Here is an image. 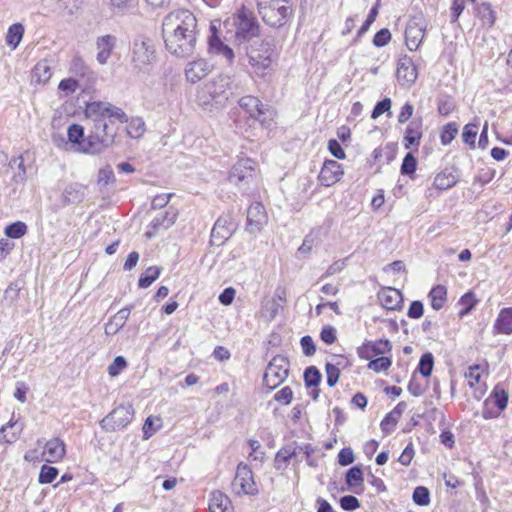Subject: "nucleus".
<instances>
[{"mask_svg":"<svg viewBox=\"0 0 512 512\" xmlns=\"http://www.w3.org/2000/svg\"><path fill=\"white\" fill-rule=\"evenodd\" d=\"M433 366H434V357L431 353L428 352L421 356L419 364H418V371L424 377H428L432 373Z\"/></svg>","mask_w":512,"mask_h":512,"instance_id":"nucleus-43","label":"nucleus"},{"mask_svg":"<svg viewBox=\"0 0 512 512\" xmlns=\"http://www.w3.org/2000/svg\"><path fill=\"white\" fill-rule=\"evenodd\" d=\"M209 46L213 53L222 56L229 65L233 63L235 55L232 48L224 44L216 35L210 37Z\"/></svg>","mask_w":512,"mask_h":512,"instance_id":"nucleus-30","label":"nucleus"},{"mask_svg":"<svg viewBox=\"0 0 512 512\" xmlns=\"http://www.w3.org/2000/svg\"><path fill=\"white\" fill-rule=\"evenodd\" d=\"M114 180V173L110 166L100 169L98 173V184L107 186L108 184L113 183Z\"/></svg>","mask_w":512,"mask_h":512,"instance_id":"nucleus-55","label":"nucleus"},{"mask_svg":"<svg viewBox=\"0 0 512 512\" xmlns=\"http://www.w3.org/2000/svg\"><path fill=\"white\" fill-rule=\"evenodd\" d=\"M391 99L390 98H384L383 100L379 101L373 111H372V114H371V118L372 119H377L378 117H380L382 114H384L385 112H389L390 109H391Z\"/></svg>","mask_w":512,"mask_h":512,"instance_id":"nucleus-52","label":"nucleus"},{"mask_svg":"<svg viewBox=\"0 0 512 512\" xmlns=\"http://www.w3.org/2000/svg\"><path fill=\"white\" fill-rule=\"evenodd\" d=\"M58 88L66 92V94L74 93L78 88V82L77 80L73 78L63 79L60 83Z\"/></svg>","mask_w":512,"mask_h":512,"instance_id":"nucleus-62","label":"nucleus"},{"mask_svg":"<svg viewBox=\"0 0 512 512\" xmlns=\"http://www.w3.org/2000/svg\"><path fill=\"white\" fill-rule=\"evenodd\" d=\"M256 162L250 158L240 159L231 169L229 181L241 189L254 179Z\"/></svg>","mask_w":512,"mask_h":512,"instance_id":"nucleus-11","label":"nucleus"},{"mask_svg":"<svg viewBox=\"0 0 512 512\" xmlns=\"http://www.w3.org/2000/svg\"><path fill=\"white\" fill-rule=\"evenodd\" d=\"M340 506L344 510L352 511L360 507V502L355 496L346 495L340 499Z\"/></svg>","mask_w":512,"mask_h":512,"instance_id":"nucleus-56","label":"nucleus"},{"mask_svg":"<svg viewBox=\"0 0 512 512\" xmlns=\"http://www.w3.org/2000/svg\"><path fill=\"white\" fill-rule=\"evenodd\" d=\"M477 15L484 26L492 27L494 25L496 16L489 3H482L479 5L477 8Z\"/></svg>","mask_w":512,"mask_h":512,"instance_id":"nucleus-37","label":"nucleus"},{"mask_svg":"<svg viewBox=\"0 0 512 512\" xmlns=\"http://www.w3.org/2000/svg\"><path fill=\"white\" fill-rule=\"evenodd\" d=\"M423 135V122L421 118L412 120L404 135V147L410 149L413 146H419Z\"/></svg>","mask_w":512,"mask_h":512,"instance_id":"nucleus-21","label":"nucleus"},{"mask_svg":"<svg viewBox=\"0 0 512 512\" xmlns=\"http://www.w3.org/2000/svg\"><path fill=\"white\" fill-rule=\"evenodd\" d=\"M134 409L131 404L119 405L100 421V426L106 432L125 428L133 419Z\"/></svg>","mask_w":512,"mask_h":512,"instance_id":"nucleus-8","label":"nucleus"},{"mask_svg":"<svg viewBox=\"0 0 512 512\" xmlns=\"http://www.w3.org/2000/svg\"><path fill=\"white\" fill-rule=\"evenodd\" d=\"M321 340L326 344H333L336 340V330L332 326H326L321 330Z\"/></svg>","mask_w":512,"mask_h":512,"instance_id":"nucleus-63","label":"nucleus"},{"mask_svg":"<svg viewBox=\"0 0 512 512\" xmlns=\"http://www.w3.org/2000/svg\"><path fill=\"white\" fill-rule=\"evenodd\" d=\"M115 45V37L111 35H105L97 40V60L100 64H105L109 59L112 49Z\"/></svg>","mask_w":512,"mask_h":512,"instance_id":"nucleus-29","label":"nucleus"},{"mask_svg":"<svg viewBox=\"0 0 512 512\" xmlns=\"http://www.w3.org/2000/svg\"><path fill=\"white\" fill-rule=\"evenodd\" d=\"M85 115L92 121L93 126L83 145V152L91 154L100 153L114 144L118 131L114 125L115 121L120 123L128 121V116L123 109L102 101L88 103Z\"/></svg>","mask_w":512,"mask_h":512,"instance_id":"nucleus-1","label":"nucleus"},{"mask_svg":"<svg viewBox=\"0 0 512 512\" xmlns=\"http://www.w3.org/2000/svg\"><path fill=\"white\" fill-rule=\"evenodd\" d=\"M267 223V213L264 206L259 203L250 205L247 211V227L251 233L259 232Z\"/></svg>","mask_w":512,"mask_h":512,"instance_id":"nucleus-15","label":"nucleus"},{"mask_svg":"<svg viewBox=\"0 0 512 512\" xmlns=\"http://www.w3.org/2000/svg\"><path fill=\"white\" fill-rule=\"evenodd\" d=\"M425 35V27L422 23L412 20L408 23L405 30V41L409 50L418 49Z\"/></svg>","mask_w":512,"mask_h":512,"instance_id":"nucleus-17","label":"nucleus"},{"mask_svg":"<svg viewBox=\"0 0 512 512\" xmlns=\"http://www.w3.org/2000/svg\"><path fill=\"white\" fill-rule=\"evenodd\" d=\"M23 33L24 27L22 26V24L15 23L11 25L6 35L7 45H9L12 49H15L22 40Z\"/></svg>","mask_w":512,"mask_h":512,"instance_id":"nucleus-35","label":"nucleus"},{"mask_svg":"<svg viewBox=\"0 0 512 512\" xmlns=\"http://www.w3.org/2000/svg\"><path fill=\"white\" fill-rule=\"evenodd\" d=\"M458 133V126L456 123L451 122L446 124L440 135L441 143L443 145H448L452 142V140L455 138L456 134Z\"/></svg>","mask_w":512,"mask_h":512,"instance_id":"nucleus-46","label":"nucleus"},{"mask_svg":"<svg viewBox=\"0 0 512 512\" xmlns=\"http://www.w3.org/2000/svg\"><path fill=\"white\" fill-rule=\"evenodd\" d=\"M304 381L307 387H316L321 381V374L319 370L314 367H308L304 372Z\"/></svg>","mask_w":512,"mask_h":512,"instance_id":"nucleus-44","label":"nucleus"},{"mask_svg":"<svg viewBox=\"0 0 512 512\" xmlns=\"http://www.w3.org/2000/svg\"><path fill=\"white\" fill-rule=\"evenodd\" d=\"M127 366L126 359L123 356L115 357L114 361L108 367L110 376L115 377Z\"/></svg>","mask_w":512,"mask_h":512,"instance_id":"nucleus-53","label":"nucleus"},{"mask_svg":"<svg viewBox=\"0 0 512 512\" xmlns=\"http://www.w3.org/2000/svg\"><path fill=\"white\" fill-rule=\"evenodd\" d=\"M65 443L60 438H53L44 445L41 460L48 463H57L65 456Z\"/></svg>","mask_w":512,"mask_h":512,"instance_id":"nucleus-16","label":"nucleus"},{"mask_svg":"<svg viewBox=\"0 0 512 512\" xmlns=\"http://www.w3.org/2000/svg\"><path fill=\"white\" fill-rule=\"evenodd\" d=\"M235 225L229 216H221L215 222L212 231L210 242L212 245H223L232 235Z\"/></svg>","mask_w":512,"mask_h":512,"instance_id":"nucleus-13","label":"nucleus"},{"mask_svg":"<svg viewBox=\"0 0 512 512\" xmlns=\"http://www.w3.org/2000/svg\"><path fill=\"white\" fill-rule=\"evenodd\" d=\"M508 394L504 390L495 389L492 394L485 400L482 416L485 419L495 418L499 412L507 406Z\"/></svg>","mask_w":512,"mask_h":512,"instance_id":"nucleus-12","label":"nucleus"},{"mask_svg":"<svg viewBox=\"0 0 512 512\" xmlns=\"http://www.w3.org/2000/svg\"><path fill=\"white\" fill-rule=\"evenodd\" d=\"M416 165V158L411 153H407L401 165V173L404 175H410L414 173L416 170Z\"/></svg>","mask_w":512,"mask_h":512,"instance_id":"nucleus-51","label":"nucleus"},{"mask_svg":"<svg viewBox=\"0 0 512 512\" xmlns=\"http://www.w3.org/2000/svg\"><path fill=\"white\" fill-rule=\"evenodd\" d=\"M198 32L197 19L187 9L171 11L162 22L166 49L177 57H189L194 53Z\"/></svg>","mask_w":512,"mask_h":512,"instance_id":"nucleus-2","label":"nucleus"},{"mask_svg":"<svg viewBox=\"0 0 512 512\" xmlns=\"http://www.w3.org/2000/svg\"><path fill=\"white\" fill-rule=\"evenodd\" d=\"M86 187L79 183H72L66 186L62 194L64 205L81 203L85 198Z\"/></svg>","mask_w":512,"mask_h":512,"instance_id":"nucleus-25","label":"nucleus"},{"mask_svg":"<svg viewBox=\"0 0 512 512\" xmlns=\"http://www.w3.org/2000/svg\"><path fill=\"white\" fill-rule=\"evenodd\" d=\"M390 39H391L390 31L388 29L384 28L375 34V36L373 38V44L377 47H383L386 44H388Z\"/></svg>","mask_w":512,"mask_h":512,"instance_id":"nucleus-58","label":"nucleus"},{"mask_svg":"<svg viewBox=\"0 0 512 512\" xmlns=\"http://www.w3.org/2000/svg\"><path fill=\"white\" fill-rule=\"evenodd\" d=\"M288 360L283 356H275L267 365L263 382L269 389L279 386L288 376Z\"/></svg>","mask_w":512,"mask_h":512,"instance_id":"nucleus-9","label":"nucleus"},{"mask_svg":"<svg viewBox=\"0 0 512 512\" xmlns=\"http://www.w3.org/2000/svg\"><path fill=\"white\" fill-rule=\"evenodd\" d=\"M325 371L327 375V384L329 387H334L339 380L340 370L337 366L327 363L325 366Z\"/></svg>","mask_w":512,"mask_h":512,"instance_id":"nucleus-50","label":"nucleus"},{"mask_svg":"<svg viewBox=\"0 0 512 512\" xmlns=\"http://www.w3.org/2000/svg\"><path fill=\"white\" fill-rule=\"evenodd\" d=\"M370 346L374 355H383L386 352H389L392 348L390 341L387 339L370 343Z\"/></svg>","mask_w":512,"mask_h":512,"instance_id":"nucleus-54","label":"nucleus"},{"mask_svg":"<svg viewBox=\"0 0 512 512\" xmlns=\"http://www.w3.org/2000/svg\"><path fill=\"white\" fill-rule=\"evenodd\" d=\"M260 46L262 49H256L251 46L247 50V56L253 73L259 77H265L270 74L275 57L273 50L267 43L262 42Z\"/></svg>","mask_w":512,"mask_h":512,"instance_id":"nucleus-6","label":"nucleus"},{"mask_svg":"<svg viewBox=\"0 0 512 512\" xmlns=\"http://www.w3.org/2000/svg\"><path fill=\"white\" fill-rule=\"evenodd\" d=\"M131 313L130 307L119 310L105 325L107 335H115L125 325Z\"/></svg>","mask_w":512,"mask_h":512,"instance_id":"nucleus-27","label":"nucleus"},{"mask_svg":"<svg viewBox=\"0 0 512 512\" xmlns=\"http://www.w3.org/2000/svg\"><path fill=\"white\" fill-rule=\"evenodd\" d=\"M413 501L420 506H427L430 503V492L424 486H418L413 491Z\"/></svg>","mask_w":512,"mask_h":512,"instance_id":"nucleus-45","label":"nucleus"},{"mask_svg":"<svg viewBox=\"0 0 512 512\" xmlns=\"http://www.w3.org/2000/svg\"><path fill=\"white\" fill-rule=\"evenodd\" d=\"M126 134L132 139H139L146 131V125L141 117H128Z\"/></svg>","mask_w":512,"mask_h":512,"instance_id":"nucleus-33","label":"nucleus"},{"mask_svg":"<svg viewBox=\"0 0 512 512\" xmlns=\"http://www.w3.org/2000/svg\"><path fill=\"white\" fill-rule=\"evenodd\" d=\"M27 233V225L22 221L14 222L5 228V234L14 239L21 238Z\"/></svg>","mask_w":512,"mask_h":512,"instance_id":"nucleus-42","label":"nucleus"},{"mask_svg":"<svg viewBox=\"0 0 512 512\" xmlns=\"http://www.w3.org/2000/svg\"><path fill=\"white\" fill-rule=\"evenodd\" d=\"M67 134L69 141L77 144L79 150L83 152V145L87 141V138H84V128L79 124H72L68 128Z\"/></svg>","mask_w":512,"mask_h":512,"instance_id":"nucleus-38","label":"nucleus"},{"mask_svg":"<svg viewBox=\"0 0 512 512\" xmlns=\"http://www.w3.org/2000/svg\"><path fill=\"white\" fill-rule=\"evenodd\" d=\"M32 74L33 78L36 79V82L44 84L48 82L52 76L51 67L47 61H40L35 65Z\"/></svg>","mask_w":512,"mask_h":512,"instance_id":"nucleus-36","label":"nucleus"},{"mask_svg":"<svg viewBox=\"0 0 512 512\" xmlns=\"http://www.w3.org/2000/svg\"><path fill=\"white\" fill-rule=\"evenodd\" d=\"M391 364L392 362L390 358L381 356L371 360L368 364V368L375 372H381L386 371L391 366Z\"/></svg>","mask_w":512,"mask_h":512,"instance_id":"nucleus-48","label":"nucleus"},{"mask_svg":"<svg viewBox=\"0 0 512 512\" xmlns=\"http://www.w3.org/2000/svg\"><path fill=\"white\" fill-rule=\"evenodd\" d=\"M233 25L235 26V37L238 41H247L259 35V24L253 13L242 8L233 17Z\"/></svg>","mask_w":512,"mask_h":512,"instance_id":"nucleus-7","label":"nucleus"},{"mask_svg":"<svg viewBox=\"0 0 512 512\" xmlns=\"http://www.w3.org/2000/svg\"><path fill=\"white\" fill-rule=\"evenodd\" d=\"M239 106L244 109L251 118L259 120L261 123L264 122V118H262L265 114L263 104L257 97L251 95L244 96L239 100Z\"/></svg>","mask_w":512,"mask_h":512,"instance_id":"nucleus-23","label":"nucleus"},{"mask_svg":"<svg viewBox=\"0 0 512 512\" xmlns=\"http://www.w3.org/2000/svg\"><path fill=\"white\" fill-rule=\"evenodd\" d=\"M58 475V469L49 465H43L39 473V482L41 484L52 483Z\"/></svg>","mask_w":512,"mask_h":512,"instance_id":"nucleus-47","label":"nucleus"},{"mask_svg":"<svg viewBox=\"0 0 512 512\" xmlns=\"http://www.w3.org/2000/svg\"><path fill=\"white\" fill-rule=\"evenodd\" d=\"M274 399L285 405L290 404L293 399L292 389L288 386L282 388L281 390L275 393Z\"/></svg>","mask_w":512,"mask_h":512,"instance_id":"nucleus-57","label":"nucleus"},{"mask_svg":"<svg viewBox=\"0 0 512 512\" xmlns=\"http://www.w3.org/2000/svg\"><path fill=\"white\" fill-rule=\"evenodd\" d=\"M406 409L405 402H399L381 421L380 427L384 434L388 435L394 431L396 425Z\"/></svg>","mask_w":512,"mask_h":512,"instance_id":"nucleus-24","label":"nucleus"},{"mask_svg":"<svg viewBox=\"0 0 512 512\" xmlns=\"http://www.w3.org/2000/svg\"><path fill=\"white\" fill-rule=\"evenodd\" d=\"M211 68L212 66L204 59L191 61L185 69L186 79L191 83H196L208 75Z\"/></svg>","mask_w":512,"mask_h":512,"instance_id":"nucleus-19","label":"nucleus"},{"mask_svg":"<svg viewBox=\"0 0 512 512\" xmlns=\"http://www.w3.org/2000/svg\"><path fill=\"white\" fill-rule=\"evenodd\" d=\"M43 2L49 11L60 16L73 15L78 9L77 0H43Z\"/></svg>","mask_w":512,"mask_h":512,"instance_id":"nucleus-22","label":"nucleus"},{"mask_svg":"<svg viewBox=\"0 0 512 512\" xmlns=\"http://www.w3.org/2000/svg\"><path fill=\"white\" fill-rule=\"evenodd\" d=\"M457 183L455 176L451 173L441 172L434 178L433 185L436 189L446 190Z\"/></svg>","mask_w":512,"mask_h":512,"instance_id":"nucleus-39","label":"nucleus"},{"mask_svg":"<svg viewBox=\"0 0 512 512\" xmlns=\"http://www.w3.org/2000/svg\"><path fill=\"white\" fill-rule=\"evenodd\" d=\"M230 86L231 79L229 76L219 75L213 78L198 92L199 104L202 106L223 104L228 99Z\"/></svg>","mask_w":512,"mask_h":512,"instance_id":"nucleus-5","label":"nucleus"},{"mask_svg":"<svg viewBox=\"0 0 512 512\" xmlns=\"http://www.w3.org/2000/svg\"><path fill=\"white\" fill-rule=\"evenodd\" d=\"M418 73L412 59L403 56L399 59L396 77L401 86H411L417 79Z\"/></svg>","mask_w":512,"mask_h":512,"instance_id":"nucleus-14","label":"nucleus"},{"mask_svg":"<svg viewBox=\"0 0 512 512\" xmlns=\"http://www.w3.org/2000/svg\"><path fill=\"white\" fill-rule=\"evenodd\" d=\"M258 12L265 24L281 27L291 18L293 9L288 0H259Z\"/></svg>","mask_w":512,"mask_h":512,"instance_id":"nucleus-4","label":"nucleus"},{"mask_svg":"<svg viewBox=\"0 0 512 512\" xmlns=\"http://www.w3.org/2000/svg\"><path fill=\"white\" fill-rule=\"evenodd\" d=\"M210 512H234L231 500L221 491H214L209 502Z\"/></svg>","mask_w":512,"mask_h":512,"instance_id":"nucleus-28","label":"nucleus"},{"mask_svg":"<svg viewBox=\"0 0 512 512\" xmlns=\"http://www.w3.org/2000/svg\"><path fill=\"white\" fill-rule=\"evenodd\" d=\"M345 482L350 488L362 485L364 482L362 469L359 466L351 467L346 472Z\"/></svg>","mask_w":512,"mask_h":512,"instance_id":"nucleus-40","label":"nucleus"},{"mask_svg":"<svg viewBox=\"0 0 512 512\" xmlns=\"http://www.w3.org/2000/svg\"><path fill=\"white\" fill-rule=\"evenodd\" d=\"M131 65L137 73H148L157 62L154 40L148 36H136L130 47Z\"/></svg>","mask_w":512,"mask_h":512,"instance_id":"nucleus-3","label":"nucleus"},{"mask_svg":"<svg viewBox=\"0 0 512 512\" xmlns=\"http://www.w3.org/2000/svg\"><path fill=\"white\" fill-rule=\"evenodd\" d=\"M478 132V126L476 124H467L465 125L462 133V139L466 144L471 146L475 145V139Z\"/></svg>","mask_w":512,"mask_h":512,"instance_id":"nucleus-49","label":"nucleus"},{"mask_svg":"<svg viewBox=\"0 0 512 512\" xmlns=\"http://www.w3.org/2000/svg\"><path fill=\"white\" fill-rule=\"evenodd\" d=\"M328 149L330 153L337 159H344L346 156L343 148L335 139L329 140Z\"/></svg>","mask_w":512,"mask_h":512,"instance_id":"nucleus-64","label":"nucleus"},{"mask_svg":"<svg viewBox=\"0 0 512 512\" xmlns=\"http://www.w3.org/2000/svg\"><path fill=\"white\" fill-rule=\"evenodd\" d=\"M232 489L237 495H256L258 493L253 472L247 464L240 463L238 465Z\"/></svg>","mask_w":512,"mask_h":512,"instance_id":"nucleus-10","label":"nucleus"},{"mask_svg":"<svg viewBox=\"0 0 512 512\" xmlns=\"http://www.w3.org/2000/svg\"><path fill=\"white\" fill-rule=\"evenodd\" d=\"M355 460V457H354V454H353V451L351 448L349 447H346V448H343L342 450H340L339 454H338V463L341 465V466H348L350 464H352Z\"/></svg>","mask_w":512,"mask_h":512,"instance_id":"nucleus-59","label":"nucleus"},{"mask_svg":"<svg viewBox=\"0 0 512 512\" xmlns=\"http://www.w3.org/2000/svg\"><path fill=\"white\" fill-rule=\"evenodd\" d=\"M22 429V425H18L16 421L14 422L13 419H11L6 426L0 429V441L5 443L15 442Z\"/></svg>","mask_w":512,"mask_h":512,"instance_id":"nucleus-32","label":"nucleus"},{"mask_svg":"<svg viewBox=\"0 0 512 512\" xmlns=\"http://www.w3.org/2000/svg\"><path fill=\"white\" fill-rule=\"evenodd\" d=\"M344 174L341 165L335 160H327L320 171L319 178L325 186H331Z\"/></svg>","mask_w":512,"mask_h":512,"instance_id":"nucleus-20","label":"nucleus"},{"mask_svg":"<svg viewBox=\"0 0 512 512\" xmlns=\"http://www.w3.org/2000/svg\"><path fill=\"white\" fill-rule=\"evenodd\" d=\"M176 218L177 213L172 208H169V210L159 213L151 221L150 228L152 230H148L145 235L147 236V238L154 237L160 228L168 229L169 227H171L175 223Z\"/></svg>","mask_w":512,"mask_h":512,"instance_id":"nucleus-18","label":"nucleus"},{"mask_svg":"<svg viewBox=\"0 0 512 512\" xmlns=\"http://www.w3.org/2000/svg\"><path fill=\"white\" fill-rule=\"evenodd\" d=\"M160 275V268L151 266L141 275L138 285L141 288L149 287Z\"/></svg>","mask_w":512,"mask_h":512,"instance_id":"nucleus-41","label":"nucleus"},{"mask_svg":"<svg viewBox=\"0 0 512 512\" xmlns=\"http://www.w3.org/2000/svg\"><path fill=\"white\" fill-rule=\"evenodd\" d=\"M465 377L468 380L469 386L474 387L479 383L481 378L480 367L478 365L470 366L468 371L465 373Z\"/></svg>","mask_w":512,"mask_h":512,"instance_id":"nucleus-60","label":"nucleus"},{"mask_svg":"<svg viewBox=\"0 0 512 512\" xmlns=\"http://www.w3.org/2000/svg\"><path fill=\"white\" fill-rule=\"evenodd\" d=\"M495 329L502 334L512 333V307L503 308L496 320Z\"/></svg>","mask_w":512,"mask_h":512,"instance_id":"nucleus-31","label":"nucleus"},{"mask_svg":"<svg viewBox=\"0 0 512 512\" xmlns=\"http://www.w3.org/2000/svg\"><path fill=\"white\" fill-rule=\"evenodd\" d=\"M378 299L383 307L394 310L400 306L402 294L395 288H386L378 293Z\"/></svg>","mask_w":512,"mask_h":512,"instance_id":"nucleus-26","label":"nucleus"},{"mask_svg":"<svg viewBox=\"0 0 512 512\" xmlns=\"http://www.w3.org/2000/svg\"><path fill=\"white\" fill-rule=\"evenodd\" d=\"M447 290L443 285H437L429 293L431 306L434 310H440L446 302Z\"/></svg>","mask_w":512,"mask_h":512,"instance_id":"nucleus-34","label":"nucleus"},{"mask_svg":"<svg viewBox=\"0 0 512 512\" xmlns=\"http://www.w3.org/2000/svg\"><path fill=\"white\" fill-rule=\"evenodd\" d=\"M301 347H302V350H303V353L306 355V356H312L315 354L316 352V347H315V344H314V341L312 339L311 336H303L301 338Z\"/></svg>","mask_w":512,"mask_h":512,"instance_id":"nucleus-61","label":"nucleus"}]
</instances>
